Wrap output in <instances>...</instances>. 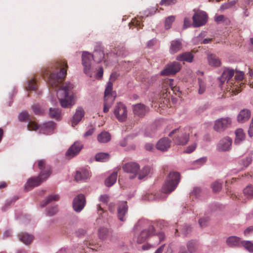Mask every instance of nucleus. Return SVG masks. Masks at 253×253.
Returning a JSON list of instances; mask_svg holds the SVG:
<instances>
[{"label":"nucleus","mask_w":253,"mask_h":253,"mask_svg":"<svg viewBox=\"0 0 253 253\" xmlns=\"http://www.w3.org/2000/svg\"><path fill=\"white\" fill-rule=\"evenodd\" d=\"M67 68V61L60 60L53 64L49 69L44 70L42 75L48 85L57 91V96L63 108H69L75 104L72 91L74 85L70 83H63Z\"/></svg>","instance_id":"1"},{"label":"nucleus","mask_w":253,"mask_h":253,"mask_svg":"<svg viewBox=\"0 0 253 253\" xmlns=\"http://www.w3.org/2000/svg\"><path fill=\"white\" fill-rule=\"evenodd\" d=\"M38 166L41 170L39 176L37 177L31 178L28 180L25 186L26 191L30 190L34 187L39 186L41 182L47 178L51 173L50 167L46 165L44 160L39 161Z\"/></svg>","instance_id":"2"},{"label":"nucleus","mask_w":253,"mask_h":253,"mask_svg":"<svg viewBox=\"0 0 253 253\" xmlns=\"http://www.w3.org/2000/svg\"><path fill=\"white\" fill-rule=\"evenodd\" d=\"M104 54L101 50H95L92 55L87 52L84 51L82 54V64L84 66V73L89 77H91L92 71L91 69V62L93 59L97 63L102 61Z\"/></svg>","instance_id":"3"},{"label":"nucleus","mask_w":253,"mask_h":253,"mask_svg":"<svg viewBox=\"0 0 253 253\" xmlns=\"http://www.w3.org/2000/svg\"><path fill=\"white\" fill-rule=\"evenodd\" d=\"M169 136L172 138L173 143L177 145H185L189 139V133H187L185 129L180 127L170 131Z\"/></svg>","instance_id":"4"},{"label":"nucleus","mask_w":253,"mask_h":253,"mask_svg":"<svg viewBox=\"0 0 253 253\" xmlns=\"http://www.w3.org/2000/svg\"><path fill=\"white\" fill-rule=\"evenodd\" d=\"M180 181V173L178 172H170L168 179L162 187V191L165 193H169L177 187Z\"/></svg>","instance_id":"5"},{"label":"nucleus","mask_w":253,"mask_h":253,"mask_svg":"<svg viewBox=\"0 0 253 253\" xmlns=\"http://www.w3.org/2000/svg\"><path fill=\"white\" fill-rule=\"evenodd\" d=\"M234 75V70L227 69L224 70L219 78L221 84L226 81L227 91L232 93L235 90L237 89L238 87V84H233L234 80L232 78Z\"/></svg>","instance_id":"6"},{"label":"nucleus","mask_w":253,"mask_h":253,"mask_svg":"<svg viewBox=\"0 0 253 253\" xmlns=\"http://www.w3.org/2000/svg\"><path fill=\"white\" fill-rule=\"evenodd\" d=\"M113 83L109 81L107 83L104 92V103L103 112L107 113L113 104L116 97V93L112 92Z\"/></svg>","instance_id":"7"},{"label":"nucleus","mask_w":253,"mask_h":253,"mask_svg":"<svg viewBox=\"0 0 253 253\" xmlns=\"http://www.w3.org/2000/svg\"><path fill=\"white\" fill-rule=\"evenodd\" d=\"M114 114L119 121H125L127 118L126 107L122 103H117L114 107Z\"/></svg>","instance_id":"8"},{"label":"nucleus","mask_w":253,"mask_h":253,"mask_svg":"<svg viewBox=\"0 0 253 253\" xmlns=\"http://www.w3.org/2000/svg\"><path fill=\"white\" fill-rule=\"evenodd\" d=\"M232 121L229 117L220 118L215 121L214 125V129L217 131H222L229 127Z\"/></svg>","instance_id":"9"},{"label":"nucleus","mask_w":253,"mask_h":253,"mask_svg":"<svg viewBox=\"0 0 253 253\" xmlns=\"http://www.w3.org/2000/svg\"><path fill=\"white\" fill-rule=\"evenodd\" d=\"M208 16L204 11H197L193 16V25L194 27H199L206 24Z\"/></svg>","instance_id":"10"},{"label":"nucleus","mask_w":253,"mask_h":253,"mask_svg":"<svg viewBox=\"0 0 253 253\" xmlns=\"http://www.w3.org/2000/svg\"><path fill=\"white\" fill-rule=\"evenodd\" d=\"M181 68V64L177 62H172L168 64L165 69L161 72L162 75H175Z\"/></svg>","instance_id":"11"},{"label":"nucleus","mask_w":253,"mask_h":253,"mask_svg":"<svg viewBox=\"0 0 253 253\" xmlns=\"http://www.w3.org/2000/svg\"><path fill=\"white\" fill-rule=\"evenodd\" d=\"M123 169L125 172L131 174L130 178L133 179L137 175L139 166L136 163L129 162L123 165Z\"/></svg>","instance_id":"12"},{"label":"nucleus","mask_w":253,"mask_h":253,"mask_svg":"<svg viewBox=\"0 0 253 253\" xmlns=\"http://www.w3.org/2000/svg\"><path fill=\"white\" fill-rule=\"evenodd\" d=\"M155 230L153 226H150L147 229L142 231L138 236L136 242L138 244L144 242L148 237L155 235Z\"/></svg>","instance_id":"13"},{"label":"nucleus","mask_w":253,"mask_h":253,"mask_svg":"<svg viewBox=\"0 0 253 253\" xmlns=\"http://www.w3.org/2000/svg\"><path fill=\"white\" fill-rule=\"evenodd\" d=\"M244 74L242 72H236L233 84H238L237 89L232 92V95H236L241 91L242 89L245 86L244 84L242 82L244 78Z\"/></svg>","instance_id":"14"},{"label":"nucleus","mask_w":253,"mask_h":253,"mask_svg":"<svg viewBox=\"0 0 253 253\" xmlns=\"http://www.w3.org/2000/svg\"><path fill=\"white\" fill-rule=\"evenodd\" d=\"M83 145L79 141L75 142L68 150L66 156L68 159H71L79 153L83 148Z\"/></svg>","instance_id":"15"},{"label":"nucleus","mask_w":253,"mask_h":253,"mask_svg":"<svg viewBox=\"0 0 253 253\" xmlns=\"http://www.w3.org/2000/svg\"><path fill=\"white\" fill-rule=\"evenodd\" d=\"M85 204V200L84 195L80 194L76 196L73 200V209L76 211L80 212L84 208Z\"/></svg>","instance_id":"16"},{"label":"nucleus","mask_w":253,"mask_h":253,"mask_svg":"<svg viewBox=\"0 0 253 253\" xmlns=\"http://www.w3.org/2000/svg\"><path fill=\"white\" fill-rule=\"evenodd\" d=\"M232 140L229 137L221 139L217 145V149L220 151H227L231 149Z\"/></svg>","instance_id":"17"},{"label":"nucleus","mask_w":253,"mask_h":253,"mask_svg":"<svg viewBox=\"0 0 253 253\" xmlns=\"http://www.w3.org/2000/svg\"><path fill=\"white\" fill-rule=\"evenodd\" d=\"M128 207L126 202H120L119 203L117 216L119 220L124 221L126 220V214L127 212Z\"/></svg>","instance_id":"18"},{"label":"nucleus","mask_w":253,"mask_h":253,"mask_svg":"<svg viewBox=\"0 0 253 253\" xmlns=\"http://www.w3.org/2000/svg\"><path fill=\"white\" fill-rule=\"evenodd\" d=\"M133 111L135 116L143 117L148 112V109L145 105L139 103L133 106Z\"/></svg>","instance_id":"19"},{"label":"nucleus","mask_w":253,"mask_h":253,"mask_svg":"<svg viewBox=\"0 0 253 253\" xmlns=\"http://www.w3.org/2000/svg\"><path fill=\"white\" fill-rule=\"evenodd\" d=\"M170 140L168 138H162L157 142L156 145V148L162 151H167L170 146Z\"/></svg>","instance_id":"20"},{"label":"nucleus","mask_w":253,"mask_h":253,"mask_svg":"<svg viewBox=\"0 0 253 253\" xmlns=\"http://www.w3.org/2000/svg\"><path fill=\"white\" fill-rule=\"evenodd\" d=\"M84 112L83 108H78L76 111L75 114L73 117L72 120V126H74L80 122L83 117L84 116Z\"/></svg>","instance_id":"21"},{"label":"nucleus","mask_w":253,"mask_h":253,"mask_svg":"<svg viewBox=\"0 0 253 253\" xmlns=\"http://www.w3.org/2000/svg\"><path fill=\"white\" fill-rule=\"evenodd\" d=\"M131 139L130 137L125 138L120 141L119 145L123 147H126V150H134L135 145L132 143Z\"/></svg>","instance_id":"22"},{"label":"nucleus","mask_w":253,"mask_h":253,"mask_svg":"<svg viewBox=\"0 0 253 253\" xmlns=\"http://www.w3.org/2000/svg\"><path fill=\"white\" fill-rule=\"evenodd\" d=\"M182 45L180 40H173L170 42L169 52L171 54H174L182 49Z\"/></svg>","instance_id":"23"},{"label":"nucleus","mask_w":253,"mask_h":253,"mask_svg":"<svg viewBox=\"0 0 253 253\" xmlns=\"http://www.w3.org/2000/svg\"><path fill=\"white\" fill-rule=\"evenodd\" d=\"M194 56L189 52H183L177 56L176 59L182 62L191 63L193 61Z\"/></svg>","instance_id":"24"},{"label":"nucleus","mask_w":253,"mask_h":253,"mask_svg":"<svg viewBox=\"0 0 253 253\" xmlns=\"http://www.w3.org/2000/svg\"><path fill=\"white\" fill-rule=\"evenodd\" d=\"M242 242L241 239L237 236H230L226 240V244L230 247H239Z\"/></svg>","instance_id":"25"},{"label":"nucleus","mask_w":253,"mask_h":253,"mask_svg":"<svg viewBox=\"0 0 253 253\" xmlns=\"http://www.w3.org/2000/svg\"><path fill=\"white\" fill-rule=\"evenodd\" d=\"M207 58L209 65L211 66L218 67L221 65L220 60L214 54L208 55Z\"/></svg>","instance_id":"26"},{"label":"nucleus","mask_w":253,"mask_h":253,"mask_svg":"<svg viewBox=\"0 0 253 253\" xmlns=\"http://www.w3.org/2000/svg\"><path fill=\"white\" fill-rule=\"evenodd\" d=\"M251 116V112L247 109L241 111L238 116V121L240 123H244L247 121Z\"/></svg>","instance_id":"27"},{"label":"nucleus","mask_w":253,"mask_h":253,"mask_svg":"<svg viewBox=\"0 0 253 253\" xmlns=\"http://www.w3.org/2000/svg\"><path fill=\"white\" fill-rule=\"evenodd\" d=\"M90 176V173L88 170L82 169L77 171L75 176L76 181L84 180L88 178Z\"/></svg>","instance_id":"28"},{"label":"nucleus","mask_w":253,"mask_h":253,"mask_svg":"<svg viewBox=\"0 0 253 253\" xmlns=\"http://www.w3.org/2000/svg\"><path fill=\"white\" fill-rule=\"evenodd\" d=\"M186 246L189 253H194L198 250L199 244L197 241L191 240L187 243Z\"/></svg>","instance_id":"29"},{"label":"nucleus","mask_w":253,"mask_h":253,"mask_svg":"<svg viewBox=\"0 0 253 253\" xmlns=\"http://www.w3.org/2000/svg\"><path fill=\"white\" fill-rule=\"evenodd\" d=\"M19 238L21 241L26 245L30 244L34 239V237L27 233L22 232L19 235Z\"/></svg>","instance_id":"30"},{"label":"nucleus","mask_w":253,"mask_h":253,"mask_svg":"<svg viewBox=\"0 0 253 253\" xmlns=\"http://www.w3.org/2000/svg\"><path fill=\"white\" fill-rule=\"evenodd\" d=\"M111 136L110 134L107 131H102L97 136V140L100 143H107L110 141Z\"/></svg>","instance_id":"31"},{"label":"nucleus","mask_w":253,"mask_h":253,"mask_svg":"<svg viewBox=\"0 0 253 253\" xmlns=\"http://www.w3.org/2000/svg\"><path fill=\"white\" fill-rule=\"evenodd\" d=\"M117 175V172L114 171L110 176L106 179L105 181L106 185L108 187L113 185L116 181Z\"/></svg>","instance_id":"32"},{"label":"nucleus","mask_w":253,"mask_h":253,"mask_svg":"<svg viewBox=\"0 0 253 253\" xmlns=\"http://www.w3.org/2000/svg\"><path fill=\"white\" fill-rule=\"evenodd\" d=\"M236 138L235 139V143L239 144L242 141L244 140L245 134L243 130L241 128L237 129L235 131Z\"/></svg>","instance_id":"33"},{"label":"nucleus","mask_w":253,"mask_h":253,"mask_svg":"<svg viewBox=\"0 0 253 253\" xmlns=\"http://www.w3.org/2000/svg\"><path fill=\"white\" fill-rule=\"evenodd\" d=\"M49 114L51 118L56 120H59L61 117V111L58 108H50Z\"/></svg>","instance_id":"34"},{"label":"nucleus","mask_w":253,"mask_h":253,"mask_svg":"<svg viewBox=\"0 0 253 253\" xmlns=\"http://www.w3.org/2000/svg\"><path fill=\"white\" fill-rule=\"evenodd\" d=\"M243 193L245 197L248 199L253 198V186L249 185L247 186L243 190Z\"/></svg>","instance_id":"35"},{"label":"nucleus","mask_w":253,"mask_h":253,"mask_svg":"<svg viewBox=\"0 0 253 253\" xmlns=\"http://www.w3.org/2000/svg\"><path fill=\"white\" fill-rule=\"evenodd\" d=\"M109 235V230L104 227H101L98 230V236L102 240H104L107 238V237Z\"/></svg>","instance_id":"36"},{"label":"nucleus","mask_w":253,"mask_h":253,"mask_svg":"<svg viewBox=\"0 0 253 253\" xmlns=\"http://www.w3.org/2000/svg\"><path fill=\"white\" fill-rule=\"evenodd\" d=\"M150 172V168L148 166L144 167L141 171L138 173V177L139 179H142L146 176Z\"/></svg>","instance_id":"37"},{"label":"nucleus","mask_w":253,"mask_h":253,"mask_svg":"<svg viewBox=\"0 0 253 253\" xmlns=\"http://www.w3.org/2000/svg\"><path fill=\"white\" fill-rule=\"evenodd\" d=\"M26 88L28 90H36L37 84L35 79H31L28 81Z\"/></svg>","instance_id":"38"},{"label":"nucleus","mask_w":253,"mask_h":253,"mask_svg":"<svg viewBox=\"0 0 253 253\" xmlns=\"http://www.w3.org/2000/svg\"><path fill=\"white\" fill-rule=\"evenodd\" d=\"M109 158V155L108 153H100L96 155L95 160L98 162H105Z\"/></svg>","instance_id":"39"},{"label":"nucleus","mask_w":253,"mask_h":253,"mask_svg":"<svg viewBox=\"0 0 253 253\" xmlns=\"http://www.w3.org/2000/svg\"><path fill=\"white\" fill-rule=\"evenodd\" d=\"M59 196L58 195H51L49 196L44 203L42 205V206L44 207L47 205L48 204L50 203L52 201H56L59 200Z\"/></svg>","instance_id":"40"},{"label":"nucleus","mask_w":253,"mask_h":253,"mask_svg":"<svg viewBox=\"0 0 253 253\" xmlns=\"http://www.w3.org/2000/svg\"><path fill=\"white\" fill-rule=\"evenodd\" d=\"M175 20V17L170 16L167 17L165 20V27L166 29H169L171 27V25Z\"/></svg>","instance_id":"41"},{"label":"nucleus","mask_w":253,"mask_h":253,"mask_svg":"<svg viewBox=\"0 0 253 253\" xmlns=\"http://www.w3.org/2000/svg\"><path fill=\"white\" fill-rule=\"evenodd\" d=\"M198 84H199V90L198 93L200 94H202L204 93L206 90V84L205 82L201 79H198Z\"/></svg>","instance_id":"42"},{"label":"nucleus","mask_w":253,"mask_h":253,"mask_svg":"<svg viewBox=\"0 0 253 253\" xmlns=\"http://www.w3.org/2000/svg\"><path fill=\"white\" fill-rule=\"evenodd\" d=\"M241 245L249 252H253V244L250 241H242Z\"/></svg>","instance_id":"43"},{"label":"nucleus","mask_w":253,"mask_h":253,"mask_svg":"<svg viewBox=\"0 0 253 253\" xmlns=\"http://www.w3.org/2000/svg\"><path fill=\"white\" fill-rule=\"evenodd\" d=\"M29 123L27 125V128L29 130H36L39 128L38 125L32 120L29 121Z\"/></svg>","instance_id":"44"},{"label":"nucleus","mask_w":253,"mask_h":253,"mask_svg":"<svg viewBox=\"0 0 253 253\" xmlns=\"http://www.w3.org/2000/svg\"><path fill=\"white\" fill-rule=\"evenodd\" d=\"M237 0H233L232 1H230L227 3H224V4H222L221 7L220 9L221 10H224L226 9H228L229 8H231L233 7L237 2Z\"/></svg>","instance_id":"45"},{"label":"nucleus","mask_w":253,"mask_h":253,"mask_svg":"<svg viewBox=\"0 0 253 253\" xmlns=\"http://www.w3.org/2000/svg\"><path fill=\"white\" fill-rule=\"evenodd\" d=\"M211 187L212 189V190L214 192H216L219 191L221 189V183L219 181H215L213 183H212Z\"/></svg>","instance_id":"46"},{"label":"nucleus","mask_w":253,"mask_h":253,"mask_svg":"<svg viewBox=\"0 0 253 253\" xmlns=\"http://www.w3.org/2000/svg\"><path fill=\"white\" fill-rule=\"evenodd\" d=\"M19 119L20 121H26L31 120L29 118V115L28 112L25 111L20 114L19 116Z\"/></svg>","instance_id":"47"},{"label":"nucleus","mask_w":253,"mask_h":253,"mask_svg":"<svg viewBox=\"0 0 253 253\" xmlns=\"http://www.w3.org/2000/svg\"><path fill=\"white\" fill-rule=\"evenodd\" d=\"M131 24L136 27L137 28V29L141 28L143 26V25L141 23V21L136 19H133L131 20V23H129V25H130Z\"/></svg>","instance_id":"48"},{"label":"nucleus","mask_w":253,"mask_h":253,"mask_svg":"<svg viewBox=\"0 0 253 253\" xmlns=\"http://www.w3.org/2000/svg\"><path fill=\"white\" fill-rule=\"evenodd\" d=\"M197 147V144L196 143H194L191 145L188 146L185 150L184 151L185 153H191L193 152L196 149Z\"/></svg>","instance_id":"49"},{"label":"nucleus","mask_w":253,"mask_h":253,"mask_svg":"<svg viewBox=\"0 0 253 253\" xmlns=\"http://www.w3.org/2000/svg\"><path fill=\"white\" fill-rule=\"evenodd\" d=\"M210 219L208 217L201 218L199 220V223L201 227H203L207 225Z\"/></svg>","instance_id":"50"},{"label":"nucleus","mask_w":253,"mask_h":253,"mask_svg":"<svg viewBox=\"0 0 253 253\" xmlns=\"http://www.w3.org/2000/svg\"><path fill=\"white\" fill-rule=\"evenodd\" d=\"M32 108L34 112L37 115L41 114L42 113V111L39 105L35 104L32 106Z\"/></svg>","instance_id":"51"},{"label":"nucleus","mask_w":253,"mask_h":253,"mask_svg":"<svg viewBox=\"0 0 253 253\" xmlns=\"http://www.w3.org/2000/svg\"><path fill=\"white\" fill-rule=\"evenodd\" d=\"M44 127L45 128H48L53 131L55 127V124L53 122H49L44 124Z\"/></svg>","instance_id":"52"},{"label":"nucleus","mask_w":253,"mask_h":253,"mask_svg":"<svg viewBox=\"0 0 253 253\" xmlns=\"http://www.w3.org/2000/svg\"><path fill=\"white\" fill-rule=\"evenodd\" d=\"M176 0H162L160 4L169 5L176 3Z\"/></svg>","instance_id":"53"},{"label":"nucleus","mask_w":253,"mask_h":253,"mask_svg":"<svg viewBox=\"0 0 253 253\" xmlns=\"http://www.w3.org/2000/svg\"><path fill=\"white\" fill-rule=\"evenodd\" d=\"M57 208L56 207H52L47 211V215L52 216L57 212Z\"/></svg>","instance_id":"54"},{"label":"nucleus","mask_w":253,"mask_h":253,"mask_svg":"<svg viewBox=\"0 0 253 253\" xmlns=\"http://www.w3.org/2000/svg\"><path fill=\"white\" fill-rule=\"evenodd\" d=\"M100 201L106 204L109 201V197L107 195H101L100 197Z\"/></svg>","instance_id":"55"},{"label":"nucleus","mask_w":253,"mask_h":253,"mask_svg":"<svg viewBox=\"0 0 253 253\" xmlns=\"http://www.w3.org/2000/svg\"><path fill=\"white\" fill-rule=\"evenodd\" d=\"M252 162V158L251 157H247L246 159L243 161V164L245 167H248Z\"/></svg>","instance_id":"56"},{"label":"nucleus","mask_w":253,"mask_h":253,"mask_svg":"<svg viewBox=\"0 0 253 253\" xmlns=\"http://www.w3.org/2000/svg\"><path fill=\"white\" fill-rule=\"evenodd\" d=\"M190 231L191 227L188 226H185L183 229H182V232L185 236H186Z\"/></svg>","instance_id":"57"},{"label":"nucleus","mask_w":253,"mask_h":253,"mask_svg":"<svg viewBox=\"0 0 253 253\" xmlns=\"http://www.w3.org/2000/svg\"><path fill=\"white\" fill-rule=\"evenodd\" d=\"M253 118L252 119V122L250 124V126L249 127V129L248 130L249 135L250 137L253 136Z\"/></svg>","instance_id":"58"},{"label":"nucleus","mask_w":253,"mask_h":253,"mask_svg":"<svg viewBox=\"0 0 253 253\" xmlns=\"http://www.w3.org/2000/svg\"><path fill=\"white\" fill-rule=\"evenodd\" d=\"M225 17L223 15H220L216 16L215 18V20L217 22H219L224 21Z\"/></svg>","instance_id":"59"},{"label":"nucleus","mask_w":253,"mask_h":253,"mask_svg":"<svg viewBox=\"0 0 253 253\" xmlns=\"http://www.w3.org/2000/svg\"><path fill=\"white\" fill-rule=\"evenodd\" d=\"M145 148L148 151H152L154 149V145L151 143H147L145 145Z\"/></svg>","instance_id":"60"},{"label":"nucleus","mask_w":253,"mask_h":253,"mask_svg":"<svg viewBox=\"0 0 253 253\" xmlns=\"http://www.w3.org/2000/svg\"><path fill=\"white\" fill-rule=\"evenodd\" d=\"M94 129L93 128L89 129L84 134V137H87L91 135L94 132Z\"/></svg>","instance_id":"61"},{"label":"nucleus","mask_w":253,"mask_h":253,"mask_svg":"<svg viewBox=\"0 0 253 253\" xmlns=\"http://www.w3.org/2000/svg\"><path fill=\"white\" fill-rule=\"evenodd\" d=\"M156 236L159 238L160 242L163 241L165 238V235L163 232H159L156 233Z\"/></svg>","instance_id":"62"},{"label":"nucleus","mask_w":253,"mask_h":253,"mask_svg":"<svg viewBox=\"0 0 253 253\" xmlns=\"http://www.w3.org/2000/svg\"><path fill=\"white\" fill-rule=\"evenodd\" d=\"M207 161V158L206 157L201 158L198 160H197L195 163L200 164H204Z\"/></svg>","instance_id":"63"},{"label":"nucleus","mask_w":253,"mask_h":253,"mask_svg":"<svg viewBox=\"0 0 253 253\" xmlns=\"http://www.w3.org/2000/svg\"><path fill=\"white\" fill-rule=\"evenodd\" d=\"M103 70L102 68H100L96 74V77L98 78H101L103 76Z\"/></svg>","instance_id":"64"}]
</instances>
